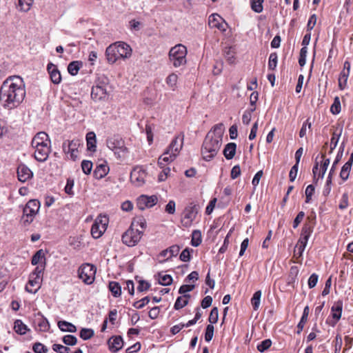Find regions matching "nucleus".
I'll return each instance as SVG.
<instances>
[{
  "mask_svg": "<svg viewBox=\"0 0 353 353\" xmlns=\"http://www.w3.org/2000/svg\"><path fill=\"white\" fill-rule=\"evenodd\" d=\"M183 145V135H179L174 137L167 148L171 153L177 157Z\"/></svg>",
  "mask_w": 353,
  "mask_h": 353,
  "instance_id": "nucleus-16",
  "label": "nucleus"
},
{
  "mask_svg": "<svg viewBox=\"0 0 353 353\" xmlns=\"http://www.w3.org/2000/svg\"><path fill=\"white\" fill-rule=\"evenodd\" d=\"M34 159L39 162H45L50 152V147L34 148Z\"/></svg>",
  "mask_w": 353,
  "mask_h": 353,
  "instance_id": "nucleus-20",
  "label": "nucleus"
},
{
  "mask_svg": "<svg viewBox=\"0 0 353 353\" xmlns=\"http://www.w3.org/2000/svg\"><path fill=\"white\" fill-rule=\"evenodd\" d=\"M18 179L21 182H26L33 176V172L26 165L21 164L17 168Z\"/></svg>",
  "mask_w": 353,
  "mask_h": 353,
  "instance_id": "nucleus-17",
  "label": "nucleus"
},
{
  "mask_svg": "<svg viewBox=\"0 0 353 353\" xmlns=\"http://www.w3.org/2000/svg\"><path fill=\"white\" fill-rule=\"evenodd\" d=\"M40 208V203L38 200H30L26 205L23 211L21 221L24 225L30 224Z\"/></svg>",
  "mask_w": 353,
  "mask_h": 353,
  "instance_id": "nucleus-6",
  "label": "nucleus"
},
{
  "mask_svg": "<svg viewBox=\"0 0 353 353\" xmlns=\"http://www.w3.org/2000/svg\"><path fill=\"white\" fill-rule=\"evenodd\" d=\"M224 133L222 123L215 125L207 134L203 141L201 154L204 160L209 161L217 154L219 151Z\"/></svg>",
  "mask_w": 353,
  "mask_h": 353,
  "instance_id": "nucleus-2",
  "label": "nucleus"
},
{
  "mask_svg": "<svg viewBox=\"0 0 353 353\" xmlns=\"http://www.w3.org/2000/svg\"><path fill=\"white\" fill-rule=\"evenodd\" d=\"M26 94L23 79L19 76L7 78L0 88V102L3 107L13 110L23 101Z\"/></svg>",
  "mask_w": 353,
  "mask_h": 353,
  "instance_id": "nucleus-1",
  "label": "nucleus"
},
{
  "mask_svg": "<svg viewBox=\"0 0 353 353\" xmlns=\"http://www.w3.org/2000/svg\"><path fill=\"white\" fill-rule=\"evenodd\" d=\"M190 297V294H184L183 296H179L174 303V308L179 310L185 307L188 303V298Z\"/></svg>",
  "mask_w": 353,
  "mask_h": 353,
  "instance_id": "nucleus-33",
  "label": "nucleus"
},
{
  "mask_svg": "<svg viewBox=\"0 0 353 353\" xmlns=\"http://www.w3.org/2000/svg\"><path fill=\"white\" fill-rule=\"evenodd\" d=\"M48 71L50 74V79L54 84H59L61 81V75L60 72L57 68L56 65L50 63L47 67Z\"/></svg>",
  "mask_w": 353,
  "mask_h": 353,
  "instance_id": "nucleus-23",
  "label": "nucleus"
},
{
  "mask_svg": "<svg viewBox=\"0 0 353 353\" xmlns=\"http://www.w3.org/2000/svg\"><path fill=\"white\" fill-rule=\"evenodd\" d=\"M165 211L170 214H174L175 213L176 203L173 200H170L165 205Z\"/></svg>",
  "mask_w": 353,
  "mask_h": 353,
  "instance_id": "nucleus-60",
  "label": "nucleus"
},
{
  "mask_svg": "<svg viewBox=\"0 0 353 353\" xmlns=\"http://www.w3.org/2000/svg\"><path fill=\"white\" fill-rule=\"evenodd\" d=\"M180 250V248L179 245H174L161 251L159 255V258H163L164 259L162 261H159L160 263H163L164 261L171 259L173 256H176Z\"/></svg>",
  "mask_w": 353,
  "mask_h": 353,
  "instance_id": "nucleus-19",
  "label": "nucleus"
},
{
  "mask_svg": "<svg viewBox=\"0 0 353 353\" xmlns=\"http://www.w3.org/2000/svg\"><path fill=\"white\" fill-rule=\"evenodd\" d=\"M150 302L148 296H145L139 301H137L133 303V306L137 309H141Z\"/></svg>",
  "mask_w": 353,
  "mask_h": 353,
  "instance_id": "nucleus-57",
  "label": "nucleus"
},
{
  "mask_svg": "<svg viewBox=\"0 0 353 353\" xmlns=\"http://www.w3.org/2000/svg\"><path fill=\"white\" fill-rule=\"evenodd\" d=\"M219 319V310L217 307H213L210 312L208 320L210 324L216 323Z\"/></svg>",
  "mask_w": 353,
  "mask_h": 353,
  "instance_id": "nucleus-53",
  "label": "nucleus"
},
{
  "mask_svg": "<svg viewBox=\"0 0 353 353\" xmlns=\"http://www.w3.org/2000/svg\"><path fill=\"white\" fill-rule=\"evenodd\" d=\"M179 77L176 73H171L170 74L166 79L165 83L172 90H175L177 88V81H178Z\"/></svg>",
  "mask_w": 353,
  "mask_h": 353,
  "instance_id": "nucleus-30",
  "label": "nucleus"
},
{
  "mask_svg": "<svg viewBox=\"0 0 353 353\" xmlns=\"http://www.w3.org/2000/svg\"><path fill=\"white\" fill-rule=\"evenodd\" d=\"M343 150H344V144L343 143L341 145V147L339 148V151L338 152V154L335 158V160L333 162V164H332V168L330 171V172H333V173L334 172L336 165L338 164V163L341 161V159L342 158Z\"/></svg>",
  "mask_w": 353,
  "mask_h": 353,
  "instance_id": "nucleus-45",
  "label": "nucleus"
},
{
  "mask_svg": "<svg viewBox=\"0 0 353 353\" xmlns=\"http://www.w3.org/2000/svg\"><path fill=\"white\" fill-rule=\"evenodd\" d=\"M108 343L110 350L113 352L119 351L122 348L123 345V339L120 336H113L110 338L108 341Z\"/></svg>",
  "mask_w": 353,
  "mask_h": 353,
  "instance_id": "nucleus-24",
  "label": "nucleus"
},
{
  "mask_svg": "<svg viewBox=\"0 0 353 353\" xmlns=\"http://www.w3.org/2000/svg\"><path fill=\"white\" fill-rule=\"evenodd\" d=\"M31 145L33 148L50 147V139L47 133L45 132H39L33 137Z\"/></svg>",
  "mask_w": 353,
  "mask_h": 353,
  "instance_id": "nucleus-15",
  "label": "nucleus"
},
{
  "mask_svg": "<svg viewBox=\"0 0 353 353\" xmlns=\"http://www.w3.org/2000/svg\"><path fill=\"white\" fill-rule=\"evenodd\" d=\"M34 0H19V7L21 11L28 12L33 3Z\"/></svg>",
  "mask_w": 353,
  "mask_h": 353,
  "instance_id": "nucleus-44",
  "label": "nucleus"
},
{
  "mask_svg": "<svg viewBox=\"0 0 353 353\" xmlns=\"http://www.w3.org/2000/svg\"><path fill=\"white\" fill-rule=\"evenodd\" d=\"M329 164H330V159H325L323 164L321 166V170L319 172V178H321V179L323 178Z\"/></svg>",
  "mask_w": 353,
  "mask_h": 353,
  "instance_id": "nucleus-63",
  "label": "nucleus"
},
{
  "mask_svg": "<svg viewBox=\"0 0 353 353\" xmlns=\"http://www.w3.org/2000/svg\"><path fill=\"white\" fill-rule=\"evenodd\" d=\"M63 342L67 345H74L77 342V339L73 335H66L63 336Z\"/></svg>",
  "mask_w": 353,
  "mask_h": 353,
  "instance_id": "nucleus-58",
  "label": "nucleus"
},
{
  "mask_svg": "<svg viewBox=\"0 0 353 353\" xmlns=\"http://www.w3.org/2000/svg\"><path fill=\"white\" fill-rule=\"evenodd\" d=\"M142 236L143 231L130 226L122 235V241L126 245L133 247L140 241Z\"/></svg>",
  "mask_w": 353,
  "mask_h": 353,
  "instance_id": "nucleus-7",
  "label": "nucleus"
},
{
  "mask_svg": "<svg viewBox=\"0 0 353 353\" xmlns=\"http://www.w3.org/2000/svg\"><path fill=\"white\" fill-rule=\"evenodd\" d=\"M109 290L111 292L112 294L114 297H119L121 294V287L119 283L115 281H111L109 283L108 285Z\"/></svg>",
  "mask_w": 353,
  "mask_h": 353,
  "instance_id": "nucleus-32",
  "label": "nucleus"
},
{
  "mask_svg": "<svg viewBox=\"0 0 353 353\" xmlns=\"http://www.w3.org/2000/svg\"><path fill=\"white\" fill-rule=\"evenodd\" d=\"M44 259H45V254L43 251V250H38L32 256V264L33 265H37L41 260Z\"/></svg>",
  "mask_w": 353,
  "mask_h": 353,
  "instance_id": "nucleus-46",
  "label": "nucleus"
},
{
  "mask_svg": "<svg viewBox=\"0 0 353 353\" xmlns=\"http://www.w3.org/2000/svg\"><path fill=\"white\" fill-rule=\"evenodd\" d=\"M261 297V290H258L254 294V295L251 299V303H252V307L254 310H257L260 306Z\"/></svg>",
  "mask_w": 353,
  "mask_h": 353,
  "instance_id": "nucleus-37",
  "label": "nucleus"
},
{
  "mask_svg": "<svg viewBox=\"0 0 353 353\" xmlns=\"http://www.w3.org/2000/svg\"><path fill=\"white\" fill-rule=\"evenodd\" d=\"M58 327L63 332H75L77 331V328L74 325L65 321H59Z\"/></svg>",
  "mask_w": 353,
  "mask_h": 353,
  "instance_id": "nucleus-29",
  "label": "nucleus"
},
{
  "mask_svg": "<svg viewBox=\"0 0 353 353\" xmlns=\"http://www.w3.org/2000/svg\"><path fill=\"white\" fill-rule=\"evenodd\" d=\"M96 274V268L90 263L83 264L78 270V275L86 284H91L94 282Z\"/></svg>",
  "mask_w": 353,
  "mask_h": 353,
  "instance_id": "nucleus-8",
  "label": "nucleus"
},
{
  "mask_svg": "<svg viewBox=\"0 0 353 353\" xmlns=\"http://www.w3.org/2000/svg\"><path fill=\"white\" fill-rule=\"evenodd\" d=\"M236 145L234 143H228L223 150V155L226 159L230 160L233 159L236 154Z\"/></svg>",
  "mask_w": 353,
  "mask_h": 353,
  "instance_id": "nucleus-27",
  "label": "nucleus"
},
{
  "mask_svg": "<svg viewBox=\"0 0 353 353\" xmlns=\"http://www.w3.org/2000/svg\"><path fill=\"white\" fill-rule=\"evenodd\" d=\"M348 206V194L347 193H344L342 195L340 203L339 205V208L341 210H345Z\"/></svg>",
  "mask_w": 353,
  "mask_h": 353,
  "instance_id": "nucleus-62",
  "label": "nucleus"
},
{
  "mask_svg": "<svg viewBox=\"0 0 353 353\" xmlns=\"http://www.w3.org/2000/svg\"><path fill=\"white\" fill-rule=\"evenodd\" d=\"M80 337L83 340H88L94 336V331L89 328H83L79 333Z\"/></svg>",
  "mask_w": 353,
  "mask_h": 353,
  "instance_id": "nucleus-49",
  "label": "nucleus"
},
{
  "mask_svg": "<svg viewBox=\"0 0 353 353\" xmlns=\"http://www.w3.org/2000/svg\"><path fill=\"white\" fill-rule=\"evenodd\" d=\"M312 231H313L312 226H311L308 224H305L302 228L301 237L308 240Z\"/></svg>",
  "mask_w": 353,
  "mask_h": 353,
  "instance_id": "nucleus-47",
  "label": "nucleus"
},
{
  "mask_svg": "<svg viewBox=\"0 0 353 353\" xmlns=\"http://www.w3.org/2000/svg\"><path fill=\"white\" fill-rule=\"evenodd\" d=\"M314 186L313 185H309L305 189V196H306V203H309L312 199V196L314 192Z\"/></svg>",
  "mask_w": 353,
  "mask_h": 353,
  "instance_id": "nucleus-61",
  "label": "nucleus"
},
{
  "mask_svg": "<svg viewBox=\"0 0 353 353\" xmlns=\"http://www.w3.org/2000/svg\"><path fill=\"white\" fill-rule=\"evenodd\" d=\"M351 168L352 165L347 162L342 167V169L340 172V176L343 181H345L348 179Z\"/></svg>",
  "mask_w": 353,
  "mask_h": 353,
  "instance_id": "nucleus-43",
  "label": "nucleus"
},
{
  "mask_svg": "<svg viewBox=\"0 0 353 353\" xmlns=\"http://www.w3.org/2000/svg\"><path fill=\"white\" fill-rule=\"evenodd\" d=\"M146 178V172L140 167L134 168L130 173L131 182L138 187L142 186L145 184Z\"/></svg>",
  "mask_w": 353,
  "mask_h": 353,
  "instance_id": "nucleus-13",
  "label": "nucleus"
},
{
  "mask_svg": "<svg viewBox=\"0 0 353 353\" xmlns=\"http://www.w3.org/2000/svg\"><path fill=\"white\" fill-rule=\"evenodd\" d=\"M186 55L187 48L182 44L176 45L169 52L170 61L175 68L185 65L187 62Z\"/></svg>",
  "mask_w": 353,
  "mask_h": 353,
  "instance_id": "nucleus-5",
  "label": "nucleus"
},
{
  "mask_svg": "<svg viewBox=\"0 0 353 353\" xmlns=\"http://www.w3.org/2000/svg\"><path fill=\"white\" fill-rule=\"evenodd\" d=\"M170 172V168H164L162 172L159 174L158 176V181L159 182H162L166 180V179L168 176V174Z\"/></svg>",
  "mask_w": 353,
  "mask_h": 353,
  "instance_id": "nucleus-64",
  "label": "nucleus"
},
{
  "mask_svg": "<svg viewBox=\"0 0 353 353\" xmlns=\"http://www.w3.org/2000/svg\"><path fill=\"white\" fill-rule=\"evenodd\" d=\"M278 57L276 52L271 53L269 57L268 68L274 70L277 65Z\"/></svg>",
  "mask_w": 353,
  "mask_h": 353,
  "instance_id": "nucleus-48",
  "label": "nucleus"
},
{
  "mask_svg": "<svg viewBox=\"0 0 353 353\" xmlns=\"http://www.w3.org/2000/svg\"><path fill=\"white\" fill-rule=\"evenodd\" d=\"M176 157L171 153L168 149L159 158L158 164L161 168H163L167 163L172 162Z\"/></svg>",
  "mask_w": 353,
  "mask_h": 353,
  "instance_id": "nucleus-25",
  "label": "nucleus"
},
{
  "mask_svg": "<svg viewBox=\"0 0 353 353\" xmlns=\"http://www.w3.org/2000/svg\"><path fill=\"white\" fill-rule=\"evenodd\" d=\"M330 111L334 114H337L341 112V102L338 97H336L334 103L331 105Z\"/></svg>",
  "mask_w": 353,
  "mask_h": 353,
  "instance_id": "nucleus-50",
  "label": "nucleus"
},
{
  "mask_svg": "<svg viewBox=\"0 0 353 353\" xmlns=\"http://www.w3.org/2000/svg\"><path fill=\"white\" fill-rule=\"evenodd\" d=\"M350 72H348V70H342V71L341 72L339 78V86L341 90H343L346 86Z\"/></svg>",
  "mask_w": 353,
  "mask_h": 353,
  "instance_id": "nucleus-34",
  "label": "nucleus"
},
{
  "mask_svg": "<svg viewBox=\"0 0 353 353\" xmlns=\"http://www.w3.org/2000/svg\"><path fill=\"white\" fill-rule=\"evenodd\" d=\"M254 110H255V108H254L250 110H245L244 112L243 117H242V121L245 125H248L250 123V121L252 119V112L254 111Z\"/></svg>",
  "mask_w": 353,
  "mask_h": 353,
  "instance_id": "nucleus-56",
  "label": "nucleus"
},
{
  "mask_svg": "<svg viewBox=\"0 0 353 353\" xmlns=\"http://www.w3.org/2000/svg\"><path fill=\"white\" fill-rule=\"evenodd\" d=\"M158 197L156 195L148 196L142 194L139 196L137 201V208L141 210L153 207L157 204Z\"/></svg>",
  "mask_w": 353,
  "mask_h": 353,
  "instance_id": "nucleus-14",
  "label": "nucleus"
},
{
  "mask_svg": "<svg viewBox=\"0 0 353 353\" xmlns=\"http://www.w3.org/2000/svg\"><path fill=\"white\" fill-rule=\"evenodd\" d=\"M14 329L19 334H24L27 331V326L21 320H17L14 322Z\"/></svg>",
  "mask_w": 353,
  "mask_h": 353,
  "instance_id": "nucleus-39",
  "label": "nucleus"
},
{
  "mask_svg": "<svg viewBox=\"0 0 353 353\" xmlns=\"http://www.w3.org/2000/svg\"><path fill=\"white\" fill-rule=\"evenodd\" d=\"M132 54L129 45L119 41L110 45L105 50V56L109 63L113 64L119 59H127Z\"/></svg>",
  "mask_w": 353,
  "mask_h": 353,
  "instance_id": "nucleus-3",
  "label": "nucleus"
},
{
  "mask_svg": "<svg viewBox=\"0 0 353 353\" xmlns=\"http://www.w3.org/2000/svg\"><path fill=\"white\" fill-rule=\"evenodd\" d=\"M81 145V141L79 139H73L72 141H65L63 143V152L70 155L72 160H76L78 157V148Z\"/></svg>",
  "mask_w": 353,
  "mask_h": 353,
  "instance_id": "nucleus-12",
  "label": "nucleus"
},
{
  "mask_svg": "<svg viewBox=\"0 0 353 353\" xmlns=\"http://www.w3.org/2000/svg\"><path fill=\"white\" fill-rule=\"evenodd\" d=\"M223 19L218 14H212L209 17L208 24L212 28H217L221 31H225V24Z\"/></svg>",
  "mask_w": 353,
  "mask_h": 353,
  "instance_id": "nucleus-18",
  "label": "nucleus"
},
{
  "mask_svg": "<svg viewBox=\"0 0 353 353\" xmlns=\"http://www.w3.org/2000/svg\"><path fill=\"white\" fill-rule=\"evenodd\" d=\"M110 168L106 161H103V163L97 165L95 170H94V176L97 179H101L105 177L109 172Z\"/></svg>",
  "mask_w": 353,
  "mask_h": 353,
  "instance_id": "nucleus-22",
  "label": "nucleus"
},
{
  "mask_svg": "<svg viewBox=\"0 0 353 353\" xmlns=\"http://www.w3.org/2000/svg\"><path fill=\"white\" fill-rule=\"evenodd\" d=\"M108 224V218L105 215H99L96 219L91 228V234L93 238L99 239L105 232Z\"/></svg>",
  "mask_w": 353,
  "mask_h": 353,
  "instance_id": "nucleus-9",
  "label": "nucleus"
},
{
  "mask_svg": "<svg viewBox=\"0 0 353 353\" xmlns=\"http://www.w3.org/2000/svg\"><path fill=\"white\" fill-rule=\"evenodd\" d=\"M199 206L190 203L183 210L181 219V223L185 228L190 227L195 220L199 212Z\"/></svg>",
  "mask_w": 353,
  "mask_h": 353,
  "instance_id": "nucleus-10",
  "label": "nucleus"
},
{
  "mask_svg": "<svg viewBox=\"0 0 353 353\" xmlns=\"http://www.w3.org/2000/svg\"><path fill=\"white\" fill-rule=\"evenodd\" d=\"M109 97L107 91V85L97 83L93 85L91 92V98L95 102L108 100Z\"/></svg>",
  "mask_w": 353,
  "mask_h": 353,
  "instance_id": "nucleus-11",
  "label": "nucleus"
},
{
  "mask_svg": "<svg viewBox=\"0 0 353 353\" xmlns=\"http://www.w3.org/2000/svg\"><path fill=\"white\" fill-rule=\"evenodd\" d=\"M42 279L30 276L28 283L26 286V290L29 293L35 294L41 287Z\"/></svg>",
  "mask_w": 353,
  "mask_h": 353,
  "instance_id": "nucleus-21",
  "label": "nucleus"
},
{
  "mask_svg": "<svg viewBox=\"0 0 353 353\" xmlns=\"http://www.w3.org/2000/svg\"><path fill=\"white\" fill-rule=\"evenodd\" d=\"M106 145L114 152V155L119 159L125 158L128 152V148L125 146L124 141L119 136L109 137L106 140Z\"/></svg>",
  "mask_w": 353,
  "mask_h": 353,
  "instance_id": "nucleus-4",
  "label": "nucleus"
},
{
  "mask_svg": "<svg viewBox=\"0 0 353 353\" xmlns=\"http://www.w3.org/2000/svg\"><path fill=\"white\" fill-rule=\"evenodd\" d=\"M81 169L84 174H90L92 170V163L88 160H83L81 162Z\"/></svg>",
  "mask_w": 353,
  "mask_h": 353,
  "instance_id": "nucleus-51",
  "label": "nucleus"
},
{
  "mask_svg": "<svg viewBox=\"0 0 353 353\" xmlns=\"http://www.w3.org/2000/svg\"><path fill=\"white\" fill-rule=\"evenodd\" d=\"M130 226L134 228H139L143 232L146 228V221L143 218H138L132 223Z\"/></svg>",
  "mask_w": 353,
  "mask_h": 353,
  "instance_id": "nucleus-41",
  "label": "nucleus"
},
{
  "mask_svg": "<svg viewBox=\"0 0 353 353\" xmlns=\"http://www.w3.org/2000/svg\"><path fill=\"white\" fill-rule=\"evenodd\" d=\"M52 350L58 353H70V348L62 345L54 344Z\"/></svg>",
  "mask_w": 353,
  "mask_h": 353,
  "instance_id": "nucleus-59",
  "label": "nucleus"
},
{
  "mask_svg": "<svg viewBox=\"0 0 353 353\" xmlns=\"http://www.w3.org/2000/svg\"><path fill=\"white\" fill-rule=\"evenodd\" d=\"M35 353H48V348L41 343H35L32 347Z\"/></svg>",
  "mask_w": 353,
  "mask_h": 353,
  "instance_id": "nucleus-55",
  "label": "nucleus"
},
{
  "mask_svg": "<svg viewBox=\"0 0 353 353\" xmlns=\"http://www.w3.org/2000/svg\"><path fill=\"white\" fill-rule=\"evenodd\" d=\"M342 310H343V302L341 301H338L331 308L332 311V318L335 320V323L339 321V320L341 317L342 314Z\"/></svg>",
  "mask_w": 353,
  "mask_h": 353,
  "instance_id": "nucleus-26",
  "label": "nucleus"
},
{
  "mask_svg": "<svg viewBox=\"0 0 353 353\" xmlns=\"http://www.w3.org/2000/svg\"><path fill=\"white\" fill-rule=\"evenodd\" d=\"M264 0H252L251 1V8L253 11L256 13L262 12L263 10V3Z\"/></svg>",
  "mask_w": 353,
  "mask_h": 353,
  "instance_id": "nucleus-42",
  "label": "nucleus"
},
{
  "mask_svg": "<svg viewBox=\"0 0 353 353\" xmlns=\"http://www.w3.org/2000/svg\"><path fill=\"white\" fill-rule=\"evenodd\" d=\"M201 233L199 230H194L192 234L191 244L194 247H197L201 243Z\"/></svg>",
  "mask_w": 353,
  "mask_h": 353,
  "instance_id": "nucleus-38",
  "label": "nucleus"
},
{
  "mask_svg": "<svg viewBox=\"0 0 353 353\" xmlns=\"http://www.w3.org/2000/svg\"><path fill=\"white\" fill-rule=\"evenodd\" d=\"M86 141L88 150L90 151L94 152L97 148V139L96 134L94 132H89L86 134Z\"/></svg>",
  "mask_w": 353,
  "mask_h": 353,
  "instance_id": "nucleus-28",
  "label": "nucleus"
},
{
  "mask_svg": "<svg viewBox=\"0 0 353 353\" xmlns=\"http://www.w3.org/2000/svg\"><path fill=\"white\" fill-rule=\"evenodd\" d=\"M159 283L162 285H170L172 283V277L169 274H163L159 273Z\"/></svg>",
  "mask_w": 353,
  "mask_h": 353,
  "instance_id": "nucleus-40",
  "label": "nucleus"
},
{
  "mask_svg": "<svg viewBox=\"0 0 353 353\" xmlns=\"http://www.w3.org/2000/svg\"><path fill=\"white\" fill-rule=\"evenodd\" d=\"M307 241V239L301 237L299 238L294 250L295 253L299 254V256L302 255L303 251L305 250Z\"/></svg>",
  "mask_w": 353,
  "mask_h": 353,
  "instance_id": "nucleus-35",
  "label": "nucleus"
},
{
  "mask_svg": "<svg viewBox=\"0 0 353 353\" xmlns=\"http://www.w3.org/2000/svg\"><path fill=\"white\" fill-rule=\"evenodd\" d=\"M81 65V63L79 61H72L68 66V72L72 76L77 74Z\"/></svg>",
  "mask_w": 353,
  "mask_h": 353,
  "instance_id": "nucleus-36",
  "label": "nucleus"
},
{
  "mask_svg": "<svg viewBox=\"0 0 353 353\" xmlns=\"http://www.w3.org/2000/svg\"><path fill=\"white\" fill-rule=\"evenodd\" d=\"M308 314H309V307L306 306V307H305V308L303 310V315H302L301 319L297 325V329H298L297 334H299L302 332V330L304 327V325L307 321Z\"/></svg>",
  "mask_w": 353,
  "mask_h": 353,
  "instance_id": "nucleus-31",
  "label": "nucleus"
},
{
  "mask_svg": "<svg viewBox=\"0 0 353 353\" xmlns=\"http://www.w3.org/2000/svg\"><path fill=\"white\" fill-rule=\"evenodd\" d=\"M271 345H272L271 340L270 339H265V340L263 341L262 342H261L257 345V350L260 352H263L265 350H267L271 346Z\"/></svg>",
  "mask_w": 353,
  "mask_h": 353,
  "instance_id": "nucleus-54",
  "label": "nucleus"
},
{
  "mask_svg": "<svg viewBox=\"0 0 353 353\" xmlns=\"http://www.w3.org/2000/svg\"><path fill=\"white\" fill-rule=\"evenodd\" d=\"M214 327L212 324H209L206 327L205 333V340L207 342H210L214 336Z\"/></svg>",
  "mask_w": 353,
  "mask_h": 353,
  "instance_id": "nucleus-52",
  "label": "nucleus"
}]
</instances>
